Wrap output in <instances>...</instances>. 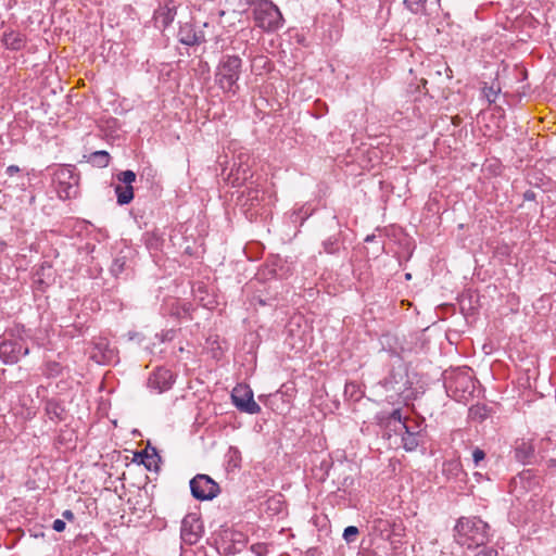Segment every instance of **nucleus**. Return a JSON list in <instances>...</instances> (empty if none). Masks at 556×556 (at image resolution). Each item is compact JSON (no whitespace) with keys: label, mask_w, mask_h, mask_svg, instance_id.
<instances>
[{"label":"nucleus","mask_w":556,"mask_h":556,"mask_svg":"<svg viewBox=\"0 0 556 556\" xmlns=\"http://www.w3.org/2000/svg\"><path fill=\"white\" fill-rule=\"evenodd\" d=\"M242 59L239 55H222L215 71V83L226 93L239 91L238 80L242 74Z\"/></svg>","instance_id":"nucleus-1"},{"label":"nucleus","mask_w":556,"mask_h":556,"mask_svg":"<svg viewBox=\"0 0 556 556\" xmlns=\"http://www.w3.org/2000/svg\"><path fill=\"white\" fill-rule=\"evenodd\" d=\"M52 182L55 185L61 200L74 199L79 192V174L73 165L56 166L52 173Z\"/></svg>","instance_id":"nucleus-2"},{"label":"nucleus","mask_w":556,"mask_h":556,"mask_svg":"<svg viewBox=\"0 0 556 556\" xmlns=\"http://www.w3.org/2000/svg\"><path fill=\"white\" fill-rule=\"evenodd\" d=\"M333 469V472L337 475L336 483L338 485V492H342L349 496L353 495L356 492V480H355V470L352 464L349 463H340L337 466L328 459H323L320 463V470L323 473L319 476L320 480H325L329 470Z\"/></svg>","instance_id":"nucleus-3"},{"label":"nucleus","mask_w":556,"mask_h":556,"mask_svg":"<svg viewBox=\"0 0 556 556\" xmlns=\"http://www.w3.org/2000/svg\"><path fill=\"white\" fill-rule=\"evenodd\" d=\"M253 16L255 25L271 31L282 26V14L278 7L270 0H258L254 3Z\"/></svg>","instance_id":"nucleus-4"},{"label":"nucleus","mask_w":556,"mask_h":556,"mask_svg":"<svg viewBox=\"0 0 556 556\" xmlns=\"http://www.w3.org/2000/svg\"><path fill=\"white\" fill-rule=\"evenodd\" d=\"M380 383L386 391L393 392L403 400L409 399L413 382L409 380L407 366L403 362L393 365Z\"/></svg>","instance_id":"nucleus-5"},{"label":"nucleus","mask_w":556,"mask_h":556,"mask_svg":"<svg viewBox=\"0 0 556 556\" xmlns=\"http://www.w3.org/2000/svg\"><path fill=\"white\" fill-rule=\"evenodd\" d=\"M489 523H455L456 542L467 548L478 547L488 541Z\"/></svg>","instance_id":"nucleus-6"},{"label":"nucleus","mask_w":556,"mask_h":556,"mask_svg":"<svg viewBox=\"0 0 556 556\" xmlns=\"http://www.w3.org/2000/svg\"><path fill=\"white\" fill-rule=\"evenodd\" d=\"M445 388L454 399L463 401L473 394L475 382L469 371L458 370L446 378Z\"/></svg>","instance_id":"nucleus-7"},{"label":"nucleus","mask_w":556,"mask_h":556,"mask_svg":"<svg viewBox=\"0 0 556 556\" xmlns=\"http://www.w3.org/2000/svg\"><path fill=\"white\" fill-rule=\"evenodd\" d=\"M190 491L198 501H211L220 493V488L210 476L199 473L190 480Z\"/></svg>","instance_id":"nucleus-8"},{"label":"nucleus","mask_w":556,"mask_h":556,"mask_svg":"<svg viewBox=\"0 0 556 556\" xmlns=\"http://www.w3.org/2000/svg\"><path fill=\"white\" fill-rule=\"evenodd\" d=\"M28 353L29 348L22 337L7 339L0 343V358L4 364H16L21 357Z\"/></svg>","instance_id":"nucleus-9"},{"label":"nucleus","mask_w":556,"mask_h":556,"mask_svg":"<svg viewBox=\"0 0 556 556\" xmlns=\"http://www.w3.org/2000/svg\"><path fill=\"white\" fill-rule=\"evenodd\" d=\"M231 399L233 405L243 413L258 414L261 406L254 401L253 392L248 387H236L232 390Z\"/></svg>","instance_id":"nucleus-10"},{"label":"nucleus","mask_w":556,"mask_h":556,"mask_svg":"<svg viewBox=\"0 0 556 556\" xmlns=\"http://www.w3.org/2000/svg\"><path fill=\"white\" fill-rule=\"evenodd\" d=\"M177 15V4L174 0H165L160 3L159 8L154 11L153 20L155 27L159 29L167 28Z\"/></svg>","instance_id":"nucleus-11"},{"label":"nucleus","mask_w":556,"mask_h":556,"mask_svg":"<svg viewBox=\"0 0 556 556\" xmlns=\"http://www.w3.org/2000/svg\"><path fill=\"white\" fill-rule=\"evenodd\" d=\"M175 382V377L169 369L159 367L148 379V387L157 393H163L169 390Z\"/></svg>","instance_id":"nucleus-12"},{"label":"nucleus","mask_w":556,"mask_h":556,"mask_svg":"<svg viewBox=\"0 0 556 556\" xmlns=\"http://www.w3.org/2000/svg\"><path fill=\"white\" fill-rule=\"evenodd\" d=\"M55 280L51 263L42 262L35 270L33 287L38 292H45Z\"/></svg>","instance_id":"nucleus-13"},{"label":"nucleus","mask_w":556,"mask_h":556,"mask_svg":"<svg viewBox=\"0 0 556 556\" xmlns=\"http://www.w3.org/2000/svg\"><path fill=\"white\" fill-rule=\"evenodd\" d=\"M287 506L281 496H274L268 498L262 507V518L265 520L277 521L283 520L287 517Z\"/></svg>","instance_id":"nucleus-14"},{"label":"nucleus","mask_w":556,"mask_h":556,"mask_svg":"<svg viewBox=\"0 0 556 556\" xmlns=\"http://www.w3.org/2000/svg\"><path fill=\"white\" fill-rule=\"evenodd\" d=\"M134 462L142 464L150 471H157L161 456L155 447L148 445L147 448L135 453Z\"/></svg>","instance_id":"nucleus-15"},{"label":"nucleus","mask_w":556,"mask_h":556,"mask_svg":"<svg viewBox=\"0 0 556 556\" xmlns=\"http://www.w3.org/2000/svg\"><path fill=\"white\" fill-rule=\"evenodd\" d=\"M393 433L401 437L402 447L406 452L415 451L419 446L422 438V434L419 430H414L408 425L405 426V429H401V431H394Z\"/></svg>","instance_id":"nucleus-16"},{"label":"nucleus","mask_w":556,"mask_h":556,"mask_svg":"<svg viewBox=\"0 0 556 556\" xmlns=\"http://www.w3.org/2000/svg\"><path fill=\"white\" fill-rule=\"evenodd\" d=\"M204 533L203 523H181L180 538L185 544L193 545Z\"/></svg>","instance_id":"nucleus-17"},{"label":"nucleus","mask_w":556,"mask_h":556,"mask_svg":"<svg viewBox=\"0 0 556 556\" xmlns=\"http://www.w3.org/2000/svg\"><path fill=\"white\" fill-rule=\"evenodd\" d=\"M115 357V350L110 348L106 342L97 343L91 354V358L98 364H111Z\"/></svg>","instance_id":"nucleus-18"},{"label":"nucleus","mask_w":556,"mask_h":556,"mask_svg":"<svg viewBox=\"0 0 556 556\" xmlns=\"http://www.w3.org/2000/svg\"><path fill=\"white\" fill-rule=\"evenodd\" d=\"M179 41L185 46H197L204 41L202 34H198L190 24L180 26L178 31Z\"/></svg>","instance_id":"nucleus-19"},{"label":"nucleus","mask_w":556,"mask_h":556,"mask_svg":"<svg viewBox=\"0 0 556 556\" xmlns=\"http://www.w3.org/2000/svg\"><path fill=\"white\" fill-rule=\"evenodd\" d=\"M3 46L12 51H18L25 47L26 37L16 30L4 31L2 39Z\"/></svg>","instance_id":"nucleus-20"},{"label":"nucleus","mask_w":556,"mask_h":556,"mask_svg":"<svg viewBox=\"0 0 556 556\" xmlns=\"http://www.w3.org/2000/svg\"><path fill=\"white\" fill-rule=\"evenodd\" d=\"M130 269V262L127 255L119 253L111 264L110 271L115 278H119L123 274H127Z\"/></svg>","instance_id":"nucleus-21"},{"label":"nucleus","mask_w":556,"mask_h":556,"mask_svg":"<svg viewBox=\"0 0 556 556\" xmlns=\"http://www.w3.org/2000/svg\"><path fill=\"white\" fill-rule=\"evenodd\" d=\"M406 418L402 416L401 408L393 409L386 420V427L390 431H401V429H405L406 426Z\"/></svg>","instance_id":"nucleus-22"},{"label":"nucleus","mask_w":556,"mask_h":556,"mask_svg":"<svg viewBox=\"0 0 556 556\" xmlns=\"http://www.w3.org/2000/svg\"><path fill=\"white\" fill-rule=\"evenodd\" d=\"M111 155L105 150H99L90 153L87 157V162L92 166L104 168L110 164Z\"/></svg>","instance_id":"nucleus-23"},{"label":"nucleus","mask_w":556,"mask_h":556,"mask_svg":"<svg viewBox=\"0 0 556 556\" xmlns=\"http://www.w3.org/2000/svg\"><path fill=\"white\" fill-rule=\"evenodd\" d=\"M116 200L118 205L129 204L134 199V188L132 186L126 185H116L114 188Z\"/></svg>","instance_id":"nucleus-24"},{"label":"nucleus","mask_w":556,"mask_h":556,"mask_svg":"<svg viewBox=\"0 0 556 556\" xmlns=\"http://www.w3.org/2000/svg\"><path fill=\"white\" fill-rule=\"evenodd\" d=\"M321 248L323 250L319 251V253L324 252L330 255H334L340 253L342 244L337 236H331L321 242Z\"/></svg>","instance_id":"nucleus-25"},{"label":"nucleus","mask_w":556,"mask_h":556,"mask_svg":"<svg viewBox=\"0 0 556 556\" xmlns=\"http://www.w3.org/2000/svg\"><path fill=\"white\" fill-rule=\"evenodd\" d=\"M428 0H403L407 10L413 14H425Z\"/></svg>","instance_id":"nucleus-26"},{"label":"nucleus","mask_w":556,"mask_h":556,"mask_svg":"<svg viewBox=\"0 0 556 556\" xmlns=\"http://www.w3.org/2000/svg\"><path fill=\"white\" fill-rule=\"evenodd\" d=\"M46 410L51 419L54 417L59 420L63 419L62 414L64 413V409L58 402L53 400L48 401L46 404Z\"/></svg>","instance_id":"nucleus-27"},{"label":"nucleus","mask_w":556,"mask_h":556,"mask_svg":"<svg viewBox=\"0 0 556 556\" xmlns=\"http://www.w3.org/2000/svg\"><path fill=\"white\" fill-rule=\"evenodd\" d=\"M42 372L49 378L58 377L62 372V366L56 362H47Z\"/></svg>","instance_id":"nucleus-28"},{"label":"nucleus","mask_w":556,"mask_h":556,"mask_svg":"<svg viewBox=\"0 0 556 556\" xmlns=\"http://www.w3.org/2000/svg\"><path fill=\"white\" fill-rule=\"evenodd\" d=\"M117 180L121 185L131 186V184L136 180V173L134 170L127 169L119 172L117 175Z\"/></svg>","instance_id":"nucleus-29"},{"label":"nucleus","mask_w":556,"mask_h":556,"mask_svg":"<svg viewBox=\"0 0 556 556\" xmlns=\"http://www.w3.org/2000/svg\"><path fill=\"white\" fill-rule=\"evenodd\" d=\"M500 92V88L495 89L493 86H484L482 88L483 97L486 99V101L491 104L494 103L497 99Z\"/></svg>","instance_id":"nucleus-30"},{"label":"nucleus","mask_w":556,"mask_h":556,"mask_svg":"<svg viewBox=\"0 0 556 556\" xmlns=\"http://www.w3.org/2000/svg\"><path fill=\"white\" fill-rule=\"evenodd\" d=\"M247 202H250L251 206H254L256 203L260 202L262 198V193L258 189H248L247 191Z\"/></svg>","instance_id":"nucleus-31"},{"label":"nucleus","mask_w":556,"mask_h":556,"mask_svg":"<svg viewBox=\"0 0 556 556\" xmlns=\"http://www.w3.org/2000/svg\"><path fill=\"white\" fill-rule=\"evenodd\" d=\"M359 533L358 528L355 526H349L343 531V539L348 542H354L357 534Z\"/></svg>","instance_id":"nucleus-32"},{"label":"nucleus","mask_w":556,"mask_h":556,"mask_svg":"<svg viewBox=\"0 0 556 556\" xmlns=\"http://www.w3.org/2000/svg\"><path fill=\"white\" fill-rule=\"evenodd\" d=\"M251 551L257 556H265L268 553V546L264 543L253 544Z\"/></svg>","instance_id":"nucleus-33"},{"label":"nucleus","mask_w":556,"mask_h":556,"mask_svg":"<svg viewBox=\"0 0 556 556\" xmlns=\"http://www.w3.org/2000/svg\"><path fill=\"white\" fill-rule=\"evenodd\" d=\"M485 458V453L480 447H476L472 451V460L476 466H479L480 462H482Z\"/></svg>","instance_id":"nucleus-34"},{"label":"nucleus","mask_w":556,"mask_h":556,"mask_svg":"<svg viewBox=\"0 0 556 556\" xmlns=\"http://www.w3.org/2000/svg\"><path fill=\"white\" fill-rule=\"evenodd\" d=\"M475 556H497V552L492 547H483Z\"/></svg>","instance_id":"nucleus-35"},{"label":"nucleus","mask_w":556,"mask_h":556,"mask_svg":"<svg viewBox=\"0 0 556 556\" xmlns=\"http://www.w3.org/2000/svg\"><path fill=\"white\" fill-rule=\"evenodd\" d=\"M21 172V168L17 165H9L5 169V174L9 177H13L14 175L18 174Z\"/></svg>","instance_id":"nucleus-36"},{"label":"nucleus","mask_w":556,"mask_h":556,"mask_svg":"<svg viewBox=\"0 0 556 556\" xmlns=\"http://www.w3.org/2000/svg\"><path fill=\"white\" fill-rule=\"evenodd\" d=\"M444 466H447L450 470L458 472L460 470V463L459 462H448L444 464Z\"/></svg>","instance_id":"nucleus-37"},{"label":"nucleus","mask_w":556,"mask_h":556,"mask_svg":"<svg viewBox=\"0 0 556 556\" xmlns=\"http://www.w3.org/2000/svg\"><path fill=\"white\" fill-rule=\"evenodd\" d=\"M536 199V193L533 190H527L523 193V200L525 201H534Z\"/></svg>","instance_id":"nucleus-38"},{"label":"nucleus","mask_w":556,"mask_h":556,"mask_svg":"<svg viewBox=\"0 0 556 556\" xmlns=\"http://www.w3.org/2000/svg\"><path fill=\"white\" fill-rule=\"evenodd\" d=\"M67 523H52V529L56 532H62L65 530Z\"/></svg>","instance_id":"nucleus-39"},{"label":"nucleus","mask_w":556,"mask_h":556,"mask_svg":"<svg viewBox=\"0 0 556 556\" xmlns=\"http://www.w3.org/2000/svg\"><path fill=\"white\" fill-rule=\"evenodd\" d=\"M20 181L16 182V187H18L21 190H26V181L24 177H18Z\"/></svg>","instance_id":"nucleus-40"},{"label":"nucleus","mask_w":556,"mask_h":556,"mask_svg":"<svg viewBox=\"0 0 556 556\" xmlns=\"http://www.w3.org/2000/svg\"><path fill=\"white\" fill-rule=\"evenodd\" d=\"M62 516L64 518H66V519H72L73 518V513L70 509H66V510L63 511Z\"/></svg>","instance_id":"nucleus-41"},{"label":"nucleus","mask_w":556,"mask_h":556,"mask_svg":"<svg viewBox=\"0 0 556 556\" xmlns=\"http://www.w3.org/2000/svg\"><path fill=\"white\" fill-rule=\"evenodd\" d=\"M7 248V243L3 240H0V254L4 252Z\"/></svg>","instance_id":"nucleus-42"},{"label":"nucleus","mask_w":556,"mask_h":556,"mask_svg":"<svg viewBox=\"0 0 556 556\" xmlns=\"http://www.w3.org/2000/svg\"><path fill=\"white\" fill-rule=\"evenodd\" d=\"M35 201H36V197H35V194H31V195L29 197V204H34V203H35Z\"/></svg>","instance_id":"nucleus-43"},{"label":"nucleus","mask_w":556,"mask_h":556,"mask_svg":"<svg viewBox=\"0 0 556 556\" xmlns=\"http://www.w3.org/2000/svg\"><path fill=\"white\" fill-rule=\"evenodd\" d=\"M374 239H375V236H374V235H371V236H367V237H366V239H365V241H366V242H369V241H372Z\"/></svg>","instance_id":"nucleus-44"},{"label":"nucleus","mask_w":556,"mask_h":556,"mask_svg":"<svg viewBox=\"0 0 556 556\" xmlns=\"http://www.w3.org/2000/svg\"><path fill=\"white\" fill-rule=\"evenodd\" d=\"M33 535H34L35 538H38L39 535H41V536H42V535H43V533H42V532H41V533H39V532H34V534H33Z\"/></svg>","instance_id":"nucleus-45"},{"label":"nucleus","mask_w":556,"mask_h":556,"mask_svg":"<svg viewBox=\"0 0 556 556\" xmlns=\"http://www.w3.org/2000/svg\"><path fill=\"white\" fill-rule=\"evenodd\" d=\"M480 410H485V408L484 407H478L477 408V413L480 412Z\"/></svg>","instance_id":"nucleus-46"},{"label":"nucleus","mask_w":556,"mask_h":556,"mask_svg":"<svg viewBox=\"0 0 556 556\" xmlns=\"http://www.w3.org/2000/svg\"><path fill=\"white\" fill-rule=\"evenodd\" d=\"M191 521L195 522V521H198V518L195 516H193Z\"/></svg>","instance_id":"nucleus-47"},{"label":"nucleus","mask_w":556,"mask_h":556,"mask_svg":"<svg viewBox=\"0 0 556 556\" xmlns=\"http://www.w3.org/2000/svg\"><path fill=\"white\" fill-rule=\"evenodd\" d=\"M458 522H462V521H465V518L464 517H460L459 519H457Z\"/></svg>","instance_id":"nucleus-48"},{"label":"nucleus","mask_w":556,"mask_h":556,"mask_svg":"<svg viewBox=\"0 0 556 556\" xmlns=\"http://www.w3.org/2000/svg\"><path fill=\"white\" fill-rule=\"evenodd\" d=\"M188 517H189V516H186L181 521H182V522L188 521Z\"/></svg>","instance_id":"nucleus-49"},{"label":"nucleus","mask_w":556,"mask_h":556,"mask_svg":"<svg viewBox=\"0 0 556 556\" xmlns=\"http://www.w3.org/2000/svg\"><path fill=\"white\" fill-rule=\"evenodd\" d=\"M173 331H168L165 336V339H168V334L172 333Z\"/></svg>","instance_id":"nucleus-50"},{"label":"nucleus","mask_w":556,"mask_h":556,"mask_svg":"<svg viewBox=\"0 0 556 556\" xmlns=\"http://www.w3.org/2000/svg\"><path fill=\"white\" fill-rule=\"evenodd\" d=\"M479 416H480V418H484L485 415L482 413H479Z\"/></svg>","instance_id":"nucleus-51"},{"label":"nucleus","mask_w":556,"mask_h":556,"mask_svg":"<svg viewBox=\"0 0 556 556\" xmlns=\"http://www.w3.org/2000/svg\"><path fill=\"white\" fill-rule=\"evenodd\" d=\"M406 279H410V274H406Z\"/></svg>","instance_id":"nucleus-52"},{"label":"nucleus","mask_w":556,"mask_h":556,"mask_svg":"<svg viewBox=\"0 0 556 556\" xmlns=\"http://www.w3.org/2000/svg\"><path fill=\"white\" fill-rule=\"evenodd\" d=\"M392 525H393V527L395 528L397 525H400V526H401L402 523L393 522Z\"/></svg>","instance_id":"nucleus-53"},{"label":"nucleus","mask_w":556,"mask_h":556,"mask_svg":"<svg viewBox=\"0 0 556 556\" xmlns=\"http://www.w3.org/2000/svg\"><path fill=\"white\" fill-rule=\"evenodd\" d=\"M435 1H437V3H439V2H440V0H435Z\"/></svg>","instance_id":"nucleus-54"},{"label":"nucleus","mask_w":556,"mask_h":556,"mask_svg":"<svg viewBox=\"0 0 556 556\" xmlns=\"http://www.w3.org/2000/svg\"><path fill=\"white\" fill-rule=\"evenodd\" d=\"M0 194H2V191L0 190Z\"/></svg>","instance_id":"nucleus-55"}]
</instances>
